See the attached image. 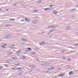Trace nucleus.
I'll return each mask as SVG.
<instances>
[{
	"mask_svg": "<svg viewBox=\"0 0 78 78\" xmlns=\"http://www.w3.org/2000/svg\"><path fill=\"white\" fill-rule=\"evenodd\" d=\"M45 44V41H42L41 43H40V45H43Z\"/></svg>",
	"mask_w": 78,
	"mask_h": 78,
	"instance_id": "nucleus-1",
	"label": "nucleus"
},
{
	"mask_svg": "<svg viewBox=\"0 0 78 78\" xmlns=\"http://www.w3.org/2000/svg\"><path fill=\"white\" fill-rule=\"evenodd\" d=\"M5 26L6 27H11V26H12V25L10 24H8L5 25Z\"/></svg>",
	"mask_w": 78,
	"mask_h": 78,
	"instance_id": "nucleus-2",
	"label": "nucleus"
},
{
	"mask_svg": "<svg viewBox=\"0 0 78 78\" xmlns=\"http://www.w3.org/2000/svg\"><path fill=\"white\" fill-rule=\"evenodd\" d=\"M33 23H37V22H38L39 21H38L37 20H33Z\"/></svg>",
	"mask_w": 78,
	"mask_h": 78,
	"instance_id": "nucleus-3",
	"label": "nucleus"
},
{
	"mask_svg": "<svg viewBox=\"0 0 78 78\" xmlns=\"http://www.w3.org/2000/svg\"><path fill=\"white\" fill-rule=\"evenodd\" d=\"M55 69L54 67H51V69H49L47 70L48 72H49L50 71V70H51V69Z\"/></svg>",
	"mask_w": 78,
	"mask_h": 78,
	"instance_id": "nucleus-4",
	"label": "nucleus"
},
{
	"mask_svg": "<svg viewBox=\"0 0 78 78\" xmlns=\"http://www.w3.org/2000/svg\"><path fill=\"white\" fill-rule=\"evenodd\" d=\"M45 11H47V10H49L50 11H51V9H50L49 8H47L46 9H44Z\"/></svg>",
	"mask_w": 78,
	"mask_h": 78,
	"instance_id": "nucleus-5",
	"label": "nucleus"
},
{
	"mask_svg": "<svg viewBox=\"0 0 78 78\" xmlns=\"http://www.w3.org/2000/svg\"><path fill=\"white\" fill-rule=\"evenodd\" d=\"M44 64L45 66H48L50 65V63L48 62H44Z\"/></svg>",
	"mask_w": 78,
	"mask_h": 78,
	"instance_id": "nucleus-6",
	"label": "nucleus"
},
{
	"mask_svg": "<svg viewBox=\"0 0 78 78\" xmlns=\"http://www.w3.org/2000/svg\"><path fill=\"white\" fill-rule=\"evenodd\" d=\"M73 73V71H71L69 72V75H72Z\"/></svg>",
	"mask_w": 78,
	"mask_h": 78,
	"instance_id": "nucleus-7",
	"label": "nucleus"
},
{
	"mask_svg": "<svg viewBox=\"0 0 78 78\" xmlns=\"http://www.w3.org/2000/svg\"><path fill=\"white\" fill-rule=\"evenodd\" d=\"M21 52V50H20L19 51H17L16 52V53H17V54H19V53H20Z\"/></svg>",
	"mask_w": 78,
	"mask_h": 78,
	"instance_id": "nucleus-8",
	"label": "nucleus"
},
{
	"mask_svg": "<svg viewBox=\"0 0 78 78\" xmlns=\"http://www.w3.org/2000/svg\"><path fill=\"white\" fill-rule=\"evenodd\" d=\"M2 46H6L7 45V44H5L4 43H2Z\"/></svg>",
	"mask_w": 78,
	"mask_h": 78,
	"instance_id": "nucleus-9",
	"label": "nucleus"
},
{
	"mask_svg": "<svg viewBox=\"0 0 78 78\" xmlns=\"http://www.w3.org/2000/svg\"><path fill=\"white\" fill-rule=\"evenodd\" d=\"M22 41H24V42H26V41H27V39H23V38L22 39Z\"/></svg>",
	"mask_w": 78,
	"mask_h": 78,
	"instance_id": "nucleus-10",
	"label": "nucleus"
},
{
	"mask_svg": "<svg viewBox=\"0 0 78 78\" xmlns=\"http://www.w3.org/2000/svg\"><path fill=\"white\" fill-rule=\"evenodd\" d=\"M4 66H5V67H8V66H9V65H8V64H4Z\"/></svg>",
	"mask_w": 78,
	"mask_h": 78,
	"instance_id": "nucleus-11",
	"label": "nucleus"
},
{
	"mask_svg": "<svg viewBox=\"0 0 78 78\" xmlns=\"http://www.w3.org/2000/svg\"><path fill=\"white\" fill-rule=\"evenodd\" d=\"M34 67H35V66H32L31 67V69H34Z\"/></svg>",
	"mask_w": 78,
	"mask_h": 78,
	"instance_id": "nucleus-12",
	"label": "nucleus"
},
{
	"mask_svg": "<svg viewBox=\"0 0 78 78\" xmlns=\"http://www.w3.org/2000/svg\"><path fill=\"white\" fill-rule=\"evenodd\" d=\"M27 49L29 50L30 51H31V48H27Z\"/></svg>",
	"mask_w": 78,
	"mask_h": 78,
	"instance_id": "nucleus-13",
	"label": "nucleus"
},
{
	"mask_svg": "<svg viewBox=\"0 0 78 78\" xmlns=\"http://www.w3.org/2000/svg\"><path fill=\"white\" fill-rule=\"evenodd\" d=\"M57 28V26L54 25H53V28Z\"/></svg>",
	"mask_w": 78,
	"mask_h": 78,
	"instance_id": "nucleus-14",
	"label": "nucleus"
},
{
	"mask_svg": "<svg viewBox=\"0 0 78 78\" xmlns=\"http://www.w3.org/2000/svg\"><path fill=\"white\" fill-rule=\"evenodd\" d=\"M12 59H13V60H16V57H14V58H13V57H12L11 58Z\"/></svg>",
	"mask_w": 78,
	"mask_h": 78,
	"instance_id": "nucleus-15",
	"label": "nucleus"
},
{
	"mask_svg": "<svg viewBox=\"0 0 78 78\" xmlns=\"http://www.w3.org/2000/svg\"><path fill=\"white\" fill-rule=\"evenodd\" d=\"M17 69H18V70H19H19H20L21 69V68L20 67V68H19L17 67Z\"/></svg>",
	"mask_w": 78,
	"mask_h": 78,
	"instance_id": "nucleus-16",
	"label": "nucleus"
},
{
	"mask_svg": "<svg viewBox=\"0 0 78 78\" xmlns=\"http://www.w3.org/2000/svg\"><path fill=\"white\" fill-rule=\"evenodd\" d=\"M1 48H6V47H5L4 46H2Z\"/></svg>",
	"mask_w": 78,
	"mask_h": 78,
	"instance_id": "nucleus-17",
	"label": "nucleus"
},
{
	"mask_svg": "<svg viewBox=\"0 0 78 78\" xmlns=\"http://www.w3.org/2000/svg\"><path fill=\"white\" fill-rule=\"evenodd\" d=\"M25 20L26 22H28L30 21V20Z\"/></svg>",
	"mask_w": 78,
	"mask_h": 78,
	"instance_id": "nucleus-18",
	"label": "nucleus"
},
{
	"mask_svg": "<svg viewBox=\"0 0 78 78\" xmlns=\"http://www.w3.org/2000/svg\"><path fill=\"white\" fill-rule=\"evenodd\" d=\"M54 6V5H50V7L51 8V7H52V6Z\"/></svg>",
	"mask_w": 78,
	"mask_h": 78,
	"instance_id": "nucleus-19",
	"label": "nucleus"
},
{
	"mask_svg": "<svg viewBox=\"0 0 78 78\" xmlns=\"http://www.w3.org/2000/svg\"><path fill=\"white\" fill-rule=\"evenodd\" d=\"M41 0H40V1H38V3H41Z\"/></svg>",
	"mask_w": 78,
	"mask_h": 78,
	"instance_id": "nucleus-20",
	"label": "nucleus"
},
{
	"mask_svg": "<svg viewBox=\"0 0 78 78\" xmlns=\"http://www.w3.org/2000/svg\"><path fill=\"white\" fill-rule=\"evenodd\" d=\"M19 75H22V73L20 72L19 73Z\"/></svg>",
	"mask_w": 78,
	"mask_h": 78,
	"instance_id": "nucleus-21",
	"label": "nucleus"
},
{
	"mask_svg": "<svg viewBox=\"0 0 78 78\" xmlns=\"http://www.w3.org/2000/svg\"><path fill=\"white\" fill-rule=\"evenodd\" d=\"M12 52H10L9 53V55H11V54H12Z\"/></svg>",
	"mask_w": 78,
	"mask_h": 78,
	"instance_id": "nucleus-22",
	"label": "nucleus"
},
{
	"mask_svg": "<svg viewBox=\"0 0 78 78\" xmlns=\"http://www.w3.org/2000/svg\"><path fill=\"white\" fill-rule=\"evenodd\" d=\"M51 28V26H49L47 28H48L49 29V28Z\"/></svg>",
	"mask_w": 78,
	"mask_h": 78,
	"instance_id": "nucleus-23",
	"label": "nucleus"
},
{
	"mask_svg": "<svg viewBox=\"0 0 78 78\" xmlns=\"http://www.w3.org/2000/svg\"><path fill=\"white\" fill-rule=\"evenodd\" d=\"M54 14H57V12L55 11V12H53Z\"/></svg>",
	"mask_w": 78,
	"mask_h": 78,
	"instance_id": "nucleus-24",
	"label": "nucleus"
},
{
	"mask_svg": "<svg viewBox=\"0 0 78 78\" xmlns=\"http://www.w3.org/2000/svg\"><path fill=\"white\" fill-rule=\"evenodd\" d=\"M12 70H15V69H16V68H12Z\"/></svg>",
	"mask_w": 78,
	"mask_h": 78,
	"instance_id": "nucleus-25",
	"label": "nucleus"
},
{
	"mask_svg": "<svg viewBox=\"0 0 78 78\" xmlns=\"http://www.w3.org/2000/svg\"><path fill=\"white\" fill-rule=\"evenodd\" d=\"M65 58H65V57H63L62 58V59H65Z\"/></svg>",
	"mask_w": 78,
	"mask_h": 78,
	"instance_id": "nucleus-26",
	"label": "nucleus"
},
{
	"mask_svg": "<svg viewBox=\"0 0 78 78\" xmlns=\"http://www.w3.org/2000/svg\"><path fill=\"white\" fill-rule=\"evenodd\" d=\"M35 49L36 50H38L39 48H35Z\"/></svg>",
	"mask_w": 78,
	"mask_h": 78,
	"instance_id": "nucleus-27",
	"label": "nucleus"
},
{
	"mask_svg": "<svg viewBox=\"0 0 78 78\" xmlns=\"http://www.w3.org/2000/svg\"><path fill=\"white\" fill-rule=\"evenodd\" d=\"M74 52V51H70V53H73Z\"/></svg>",
	"mask_w": 78,
	"mask_h": 78,
	"instance_id": "nucleus-28",
	"label": "nucleus"
},
{
	"mask_svg": "<svg viewBox=\"0 0 78 78\" xmlns=\"http://www.w3.org/2000/svg\"><path fill=\"white\" fill-rule=\"evenodd\" d=\"M2 68H3V67L0 66V69H2Z\"/></svg>",
	"mask_w": 78,
	"mask_h": 78,
	"instance_id": "nucleus-29",
	"label": "nucleus"
},
{
	"mask_svg": "<svg viewBox=\"0 0 78 78\" xmlns=\"http://www.w3.org/2000/svg\"><path fill=\"white\" fill-rule=\"evenodd\" d=\"M53 30H52V31H50L49 32V33H52V32H53Z\"/></svg>",
	"mask_w": 78,
	"mask_h": 78,
	"instance_id": "nucleus-30",
	"label": "nucleus"
},
{
	"mask_svg": "<svg viewBox=\"0 0 78 78\" xmlns=\"http://www.w3.org/2000/svg\"><path fill=\"white\" fill-rule=\"evenodd\" d=\"M34 11L35 12H36V13H37V12H37V10H34Z\"/></svg>",
	"mask_w": 78,
	"mask_h": 78,
	"instance_id": "nucleus-31",
	"label": "nucleus"
},
{
	"mask_svg": "<svg viewBox=\"0 0 78 78\" xmlns=\"http://www.w3.org/2000/svg\"><path fill=\"white\" fill-rule=\"evenodd\" d=\"M61 75V76H64V75L65 74H62Z\"/></svg>",
	"mask_w": 78,
	"mask_h": 78,
	"instance_id": "nucleus-32",
	"label": "nucleus"
},
{
	"mask_svg": "<svg viewBox=\"0 0 78 78\" xmlns=\"http://www.w3.org/2000/svg\"><path fill=\"white\" fill-rule=\"evenodd\" d=\"M32 54H33V55H35V53L34 52L32 53Z\"/></svg>",
	"mask_w": 78,
	"mask_h": 78,
	"instance_id": "nucleus-33",
	"label": "nucleus"
},
{
	"mask_svg": "<svg viewBox=\"0 0 78 78\" xmlns=\"http://www.w3.org/2000/svg\"><path fill=\"white\" fill-rule=\"evenodd\" d=\"M69 28H70V27H66V29H69Z\"/></svg>",
	"mask_w": 78,
	"mask_h": 78,
	"instance_id": "nucleus-34",
	"label": "nucleus"
},
{
	"mask_svg": "<svg viewBox=\"0 0 78 78\" xmlns=\"http://www.w3.org/2000/svg\"><path fill=\"white\" fill-rule=\"evenodd\" d=\"M25 20H29V19H28V18H25Z\"/></svg>",
	"mask_w": 78,
	"mask_h": 78,
	"instance_id": "nucleus-35",
	"label": "nucleus"
},
{
	"mask_svg": "<svg viewBox=\"0 0 78 78\" xmlns=\"http://www.w3.org/2000/svg\"><path fill=\"white\" fill-rule=\"evenodd\" d=\"M76 9H73L72 11H76Z\"/></svg>",
	"mask_w": 78,
	"mask_h": 78,
	"instance_id": "nucleus-36",
	"label": "nucleus"
},
{
	"mask_svg": "<svg viewBox=\"0 0 78 78\" xmlns=\"http://www.w3.org/2000/svg\"><path fill=\"white\" fill-rule=\"evenodd\" d=\"M22 58H24V59H26V58H25V56H23L22 57Z\"/></svg>",
	"mask_w": 78,
	"mask_h": 78,
	"instance_id": "nucleus-37",
	"label": "nucleus"
},
{
	"mask_svg": "<svg viewBox=\"0 0 78 78\" xmlns=\"http://www.w3.org/2000/svg\"><path fill=\"white\" fill-rule=\"evenodd\" d=\"M5 37H9L8 36V35H6L5 36Z\"/></svg>",
	"mask_w": 78,
	"mask_h": 78,
	"instance_id": "nucleus-38",
	"label": "nucleus"
},
{
	"mask_svg": "<svg viewBox=\"0 0 78 78\" xmlns=\"http://www.w3.org/2000/svg\"><path fill=\"white\" fill-rule=\"evenodd\" d=\"M78 45V44H75L74 45H75V46H76V45Z\"/></svg>",
	"mask_w": 78,
	"mask_h": 78,
	"instance_id": "nucleus-39",
	"label": "nucleus"
},
{
	"mask_svg": "<svg viewBox=\"0 0 78 78\" xmlns=\"http://www.w3.org/2000/svg\"><path fill=\"white\" fill-rule=\"evenodd\" d=\"M62 78H66V77L65 76H62Z\"/></svg>",
	"mask_w": 78,
	"mask_h": 78,
	"instance_id": "nucleus-40",
	"label": "nucleus"
},
{
	"mask_svg": "<svg viewBox=\"0 0 78 78\" xmlns=\"http://www.w3.org/2000/svg\"><path fill=\"white\" fill-rule=\"evenodd\" d=\"M68 68H69V69H70V66H68Z\"/></svg>",
	"mask_w": 78,
	"mask_h": 78,
	"instance_id": "nucleus-41",
	"label": "nucleus"
},
{
	"mask_svg": "<svg viewBox=\"0 0 78 78\" xmlns=\"http://www.w3.org/2000/svg\"><path fill=\"white\" fill-rule=\"evenodd\" d=\"M16 65L17 66H19V64H16Z\"/></svg>",
	"mask_w": 78,
	"mask_h": 78,
	"instance_id": "nucleus-42",
	"label": "nucleus"
},
{
	"mask_svg": "<svg viewBox=\"0 0 78 78\" xmlns=\"http://www.w3.org/2000/svg\"><path fill=\"white\" fill-rule=\"evenodd\" d=\"M24 20H21V22H24Z\"/></svg>",
	"mask_w": 78,
	"mask_h": 78,
	"instance_id": "nucleus-43",
	"label": "nucleus"
},
{
	"mask_svg": "<svg viewBox=\"0 0 78 78\" xmlns=\"http://www.w3.org/2000/svg\"><path fill=\"white\" fill-rule=\"evenodd\" d=\"M60 76H61V74L58 76V77H60Z\"/></svg>",
	"mask_w": 78,
	"mask_h": 78,
	"instance_id": "nucleus-44",
	"label": "nucleus"
},
{
	"mask_svg": "<svg viewBox=\"0 0 78 78\" xmlns=\"http://www.w3.org/2000/svg\"><path fill=\"white\" fill-rule=\"evenodd\" d=\"M76 7H78V5H77L76 6Z\"/></svg>",
	"mask_w": 78,
	"mask_h": 78,
	"instance_id": "nucleus-45",
	"label": "nucleus"
},
{
	"mask_svg": "<svg viewBox=\"0 0 78 78\" xmlns=\"http://www.w3.org/2000/svg\"><path fill=\"white\" fill-rule=\"evenodd\" d=\"M71 59L70 58H69L68 60V61H70Z\"/></svg>",
	"mask_w": 78,
	"mask_h": 78,
	"instance_id": "nucleus-46",
	"label": "nucleus"
},
{
	"mask_svg": "<svg viewBox=\"0 0 78 78\" xmlns=\"http://www.w3.org/2000/svg\"><path fill=\"white\" fill-rule=\"evenodd\" d=\"M8 10H9V9H6V11H8Z\"/></svg>",
	"mask_w": 78,
	"mask_h": 78,
	"instance_id": "nucleus-47",
	"label": "nucleus"
},
{
	"mask_svg": "<svg viewBox=\"0 0 78 78\" xmlns=\"http://www.w3.org/2000/svg\"><path fill=\"white\" fill-rule=\"evenodd\" d=\"M14 6H17V4H14Z\"/></svg>",
	"mask_w": 78,
	"mask_h": 78,
	"instance_id": "nucleus-48",
	"label": "nucleus"
},
{
	"mask_svg": "<svg viewBox=\"0 0 78 78\" xmlns=\"http://www.w3.org/2000/svg\"><path fill=\"white\" fill-rule=\"evenodd\" d=\"M36 60H37V61H40L39 60H38V59H36Z\"/></svg>",
	"mask_w": 78,
	"mask_h": 78,
	"instance_id": "nucleus-49",
	"label": "nucleus"
},
{
	"mask_svg": "<svg viewBox=\"0 0 78 78\" xmlns=\"http://www.w3.org/2000/svg\"><path fill=\"white\" fill-rule=\"evenodd\" d=\"M26 51H27V52H28V51H29L28 50H26Z\"/></svg>",
	"mask_w": 78,
	"mask_h": 78,
	"instance_id": "nucleus-50",
	"label": "nucleus"
},
{
	"mask_svg": "<svg viewBox=\"0 0 78 78\" xmlns=\"http://www.w3.org/2000/svg\"><path fill=\"white\" fill-rule=\"evenodd\" d=\"M51 28H53V26H51Z\"/></svg>",
	"mask_w": 78,
	"mask_h": 78,
	"instance_id": "nucleus-51",
	"label": "nucleus"
},
{
	"mask_svg": "<svg viewBox=\"0 0 78 78\" xmlns=\"http://www.w3.org/2000/svg\"><path fill=\"white\" fill-rule=\"evenodd\" d=\"M2 26L1 25H0V28H2Z\"/></svg>",
	"mask_w": 78,
	"mask_h": 78,
	"instance_id": "nucleus-52",
	"label": "nucleus"
},
{
	"mask_svg": "<svg viewBox=\"0 0 78 78\" xmlns=\"http://www.w3.org/2000/svg\"><path fill=\"white\" fill-rule=\"evenodd\" d=\"M13 46H14V45L13 44V45H11V47H12Z\"/></svg>",
	"mask_w": 78,
	"mask_h": 78,
	"instance_id": "nucleus-53",
	"label": "nucleus"
},
{
	"mask_svg": "<svg viewBox=\"0 0 78 78\" xmlns=\"http://www.w3.org/2000/svg\"><path fill=\"white\" fill-rule=\"evenodd\" d=\"M10 20H15V19H10Z\"/></svg>",
	"mask_w": 78,
	"mask_h": 78,
	"instance_id": "nucleus-54",
	"label": "nucleus"
},
{
	"mask_svg": "<svg viewBox=\"0 0 78 78\" xmlns=\"http://www.w3.org/2000/svg\"><path fill=\"white\" fill-rule=\"evenodd\" d=\"M32 72V70H30V71L29 73L31 72Z\"/></svg>",
	"mask_w": 78,
	"mask_h": 78,
	"instance_id": "nucleus-55",
	"label": "nucleus"
},
{
	"mask_svg": "<svg viewBox=\"0 0 78 78\" xmlns=\"http://www.w3.org/2000/svg\"><path fill=\"white\" fill-rule=\"evenodd\" d=\"M11 36V35H8V36H9H9Z\"/></svg>",
	"mask_w": 78,
	"mask_h": 78,
	"instance_id": "nucleus-56",
	"label": "nucleus"
},
{
	"mask_svg": "<svg viewBox=\"0 0 78 78\" xmlns=\"http://www.w3.org/2000/svg\"><path fill=\"white\" fill-rule=\"evenodd\" d=\"M25 45V44H22V45Z\"/></svg>",
	"mask_w": 78,
	"mask_h": 78,
	"instance_id": "nucleus-57",
	"label": "nucleus"
},
{
	"mask_svg": "<svg viewBox=\"0 0 78 78\" xmlns=\"http://www.w3.org/2000/svg\"><path fill=\"white\" fill-rule=\"evenodd\" d=\"M64 52V51H63L62 52V53H63Z\"/></svg>",
	"mask_w": 78,
	"mask_h": 78,
	"instance_id": "nucleus-58",
	"label": "nucleus"
},
{
	"mask_svg": "<svg viewBox=\"0 0 78 78\" xmlns=\"http://www.w3.org/2000/svg\"><path fill=\"white\" fill-rule=\"evenodd\" d=\"M50 32L48 33V34H50Z\"/></svg>",
	"mask_w": 78,
	"mask_h": 78,
	"instance_id": "nucleus-59",
	"label": "nucleus"
},
{
	"mask_svg": "<svg viewBox=\"0 0 78 78\" xmlns=\"http://www.w3.org/2000/svg\"><path fill=\"white\" fill-rule=\"evenodd\" d=\"M2 41V40L1 39H0V41Z\"/></svg>",
	"mask_w": 78,
	"mask_h": 78,
	"instance_id": "nucleus-60",
	"label": "nucleus"
},
{
	"mask_svg": "<svg viewBox=\"0 0 78 78\" xmlns=\"http://www.w3.org/2000/svg\"><path fill=\"white\" fill-rule=\"evenodd\" d=\"M7 62L9 63V62Z\"/></svg>",
	"mask_w": 78,
	"mask_h": 78,
	"instance_id": "nucleus-61",
	"label": "nucleus"
},
{
	"mask_svg": "<svg viewBox=\"0 0 78 78\" xmlns=\"http://www.w3.org/2000/svg\"><path fill=\"white\" fill-rule=\"evenodd\" d=\"M1 9H0V11H1Z\"/></svg>",
	"mask_w": 78,
	"mask_h": 78,
	"instance_id": "nucleus-62",
	"label": "nucleus"
},
{
	"mask_svg": "<svg viewBox=\"0 0 78 78\" xmlns=\"http://www.w3.org/2000/svg\"><path fill=\"white\" fill-rule=\"evenodd\" d=\"M1 51V50L0 49V52Z\"/></svg>",
	"mask_w": 78,
	"mask_h": 78,
	"instance_id": "nucleus-63",
	"label": "nucleus"
},
{
	"mask_svg": "<svg viewBox=\"0 0 78 78\" xmlns=\"http://www.w3.org/2000/svg\"><path fill=\"white\" fill-rule=\"evenodd\" d=\"M30 67H31V66H29Z\"/></svg>",
	"mask_w": 78,
	"mask_h": 78,
	"instance_id": "nucleus-64",
	"label": "nucleus"
}]
</instances>
